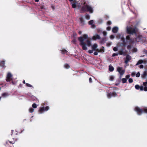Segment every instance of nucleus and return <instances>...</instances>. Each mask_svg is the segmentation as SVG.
I'll list each match as a JSON object with an SVG mask.
<instances>
[{"label": "nucleus", "instance_id": "nucleus-1", "mask_svg": "<svg viewBox=\"0 0 147 147\" xmlns=\"http://www.w3.org/2000/svg\"><path fill=\"white\" fill-rule=\"evenodd\" d=\"M88 38V36L86 34H84L82 37H80L78 38V39L80 42V45L82 47L83 50H86L87 49V48L86 47V45L88 47H90L91 45V43L90 41L89 40H87L86 41V43L84 42V40L85 39Z\"/></svg>", "mask_w": 147, "mask_h": 147}, {"label": "nucleus", "instance_id": "nucleus-2", "mask_svg": "<svg viewBox=\"0 0 147 147\" xmlns=\"http://www.w3.org/2000/svg\"><path fill=\"white\" fill-rule=\"evenodd\" d=\"M85 2H84L83 4L84 5L81 7L80 10V13H83L89 12L90 13H92L93 12V8L89 5L87 4L85 5Z\"/></svg>", "mask_w": 147, "mask_h": 147}, {"label": "nucleus", "instance_id": "nucleus-3", "mask_svg": "<svg viewBox=\"0 0 147 147\" xmlns=\"http://www.w3.org/2000/svg\"><path fill=\"white\" fill-rule=\"evenodd\" d=\"M121 39L123 42V46H125L127 45L134 44V38H130V36L127 35L126 37V40L123 37L121 38Z\"/></svg>", "mask_w": 147, "mask_h": 147}, {"label": "nucleus", "instance_id": "nucleus-4", "mask_svg": "<svg viewBox=\"0 0 147 147\" xmlns=\"http://www.w3.org/2000/svg\"><path fill=\"white\" fill-rule=\"evenodd\" d=\"M138 31V29L136 27H127L126 28V32L128 34H135L136 35Z\"/></svg>", "mask_w": 147, "mask_h": 147}, {"label": "nucleus", "instance_id": "nucleus-5", "mask_svg": "<svg viewBox=\"0 0 147 147\" xmlns=\"http://www.w3.org/2000/svg\"><path fill=\"white\" fill-rule=\"evenodd\" d=\"M49 109V107L48 106H47L45 107H40L38 111L39 113L41 114L43 112L48 111Z\"/></svg>", "mask_w": 147, "mask_h": 147}, {"label": "nucleus", "instance_id": "nucleus-6", "mask_svg": "<svg viewBox=\"0 0 147 147\" xmlns=\"http://www.w3.org/2000/svg\"><path fill=\"white\" fill-rule=\"evenodd\" d=\"M117 70L120 74L121 77L123 76L125 72V70L123 69V67H118L117 68Z\"/></svg>", "mask_w": 147, "mask_h": 147}, {"label": "nucleus", "instance_id": "nucleus-7", "mask_svg": "<svg viewBox=\"0 0 147 147\" xmlns=\"http://www.w3.org/2000/svg\"><path fill=\"white\" fill-rule=\"evenodd\" d=\"M118 53L120 55H123L124 56H125L127 54V51L124 49L122 48L118 51Z\"/></svg>", "mask_w": 147, "mask_h": 147}, {"label": "nucleus", "instance_id": "nucleus-8", "mask_svg": "<svg viewBox=\"0 0 147 147\" xmlns=\"http://www.w3.org/2000/svg\"><path fill=\"white\" fill-rule=\"evenodd\" d=\"M145 40L144 37L142 35H139L136 38V41L138 42H143Z\"/></svg>", "mask_w": 147, "mask_h": 147}, {"label": "nucleus", "instance_id": "nucleus-9", "mask_svg": "<svg viewBox=\"0 0 147 147\" xmlns=\"http://www.w3.org/2000/svg\"><path fill=\"white\" fill-rule=\"evenodd\" d=\"M135 110L137 112L138 114L139 115H141L143 113V109H141L140 108L137 107L135 108Z\"/></svg>", "mask_w": 147, "mask_h": 147}, {"label": "nucleus", "instance_id": "nucleus-10", "mask_svg": "<svg viewBox=\"0 0 147 147\" xmlns=\"http://www.w3.org/2000/svg\"><path fill=\"white\" fill-rule=\"evenodd\" d=\"M12 76L10 73H8L6 79V81L10 82L12 79L11 78L12 77Z\"/></svg>", "mask_w": 147, "mask_h": 147}, {"label": "nucleus", "instance_id": "nucleus-11", "mask_svg": "<svg viewBox=\"0 0 147 147\" xmlns=\"http://www.w3.org/2000/svg\"><path fill=\"white\" fill-rule=\"evenodd\" d=\"M126 55V56L124 62L125 64H127L129 61L131 59V57L129 55Z\"/></svg>", "mask_w": 147, "mask_h": 147}, {"label": "nucleus", "instance_id": "nucleus-12", "mask_svg": "<svg viewBox=\"0 0 147 147\" xmlns=\"http://www.w3.org/2000/svg\"><path fill=\"white\" fill-rule=\"evenodd\" d=\"M92 39L94 40H96L97 39H100V37L99 35L96 34L92 37Z\"/></svg>", "mask_w": 147, "mask_h": 147}, {"label": "nucleus", "instance_id": "nucleus-13", "mask_svg": "<svg viewBox=\"0 0 147 147\" xmlns=\"http://www.w3.org/2000/svg\"><path fill=\"white\" fill-rule=\"evenodd\" d=\"M78 1L76 0L73 1V3H72V7L73 8H76V4L78 3Z\"/></svg>", "mask_w": 147, "mask_h": 147}, {"label": "nucleus", "instance_id": "nucleus-14", "mask_svg": "<svg viewBox=\"0 0 147 147\" xmlns=\"http://www.w3.org/2000/svg\"><path fill=\"white\" fill-rule=\"evenodd\" d=\"M118 30V28L117 27H114L112 29V32L114 33H117Z\"/></svg>", "mask_w": 147, "mask_h": 147}, {"label": "nucleus", "instance_id": "nucleus-15", "mask_svg": "<svg viewBox=\"0 0 147 147\" xmlns=\"http://www.w3.org/2000/svg\"><path fill=\"white\" fill-rule=\"evenodd\" d=\"M5 62L4 61H1L0 62V66L3 67V68H5Z\"/></svg>", "mask_w": 147, "mask_h": 147}, {"label": "nucleus", "instance_id": "nucleus-16", "mask_svg": "<svg viewBox=\"0 0 147 147\" xmlns=\"http://www.w3.org/2000/svg\"><path fill=\"white\" fill-rule=\"evenodd\" d=\"M107 40V38L106 37H104L102 38L100 41V43L101 44H104Z\"/></svg>", "mask_w": 147, "mask_h": 147}, {"label": "nucleus", "instance_id": "nucleus-17", "mask_svg": "<svg viewBox=\"0 0 147 147\" xmlns=\"http://www.w3.org/2000/svg\"><path fill=\"white\" fill-rule=\"evenodd\" d=\"M16 141V139H15L14 138H13L12 140L9 141L8 140L6 142V144H7L8 142L10 144H14L15 143Z\"/></svg>", "mask_w": 147, "mask_h": 147}, {"label": "nucleus", "instance_id": "nucleus-18", "mask_svg": "<svg viewBox=\"0 0 147 147\" xmlns=\"http://www.w3.org/2000/svg\"><path fill=\"white\" fill-rule=\"evenodd\" d=\"M147 76V72L146 71H144L141 76L142 78L145 79Z\"/></svg>", "mask_w": 147, "mask_h": 147}, {"label": "nucleus", "instance_id": "nucleus-19", "mask_svg": "<svg viewBox=\"0 0 147 147\" xmlns=\"http://www.w3.org/2000/svg\"><path fill=\"white\" fill-rule=\"evenodd\" d=\"M80 22L82 24V25H83L84 24V21L82 18H79Z\"/></svg>", "mask_w": 147, "mask_h": 147}, {"label": "nucleus", "instance_id": "nucleus-20", "mask_svg": "<svg viewBox=\"0 0 147 147\" xmlns=\"http://www.w3.org/2000/svg\"><path fill=\"white\" fill-rule=\"evenodd\" d=\"M97 47V45L96 44H94L92 46V49L94 51H95Z\"/></svg>", "mask_w": 147, "mask_h": 147}, {"label": "nucleus", "instance_id": "nucleus-21", "mask_svg": "<svg viewBox=\"0 0 147 147\" xmlns=\"http://www.w3.org/2000/svg\"><path fill=\"white\" fill-rule=\"evenodd\" d=\"M109 70L110 71H113L114 70V68L111 65H110L109 66Z\"/></svg>", "mask_w": 147, "mask_h": 147}, {"label": "nucleus", "instance_id": "nucleus-22", "mask_svg": "<svg viewBox=\"0 0 147 147\" xmlns=\"http://www.w3.org/2000/svg\"><path fill=\"white\" fill-rule=\"evenodd\" d=\"M143 62V61L142 60H140L137 62L136 64V65H138L142 63Z\"/></svg>", "mask_w": 147, "mask_h": 147}, {"label": "nucleus", "instance_id": "nucleus-23", "mask_svg": "<svg viewBox=\"0 0 147 147\" xmlns=\"http://www.w3.org/2000/svg\"><path fill=\"white\" fill-rule=\"evenodd\" d=\"M64 67L65 68L68 69L70 67V66L67 63H65L64 65Z\"/></svg>", "mask_w": 147, "mask_h": 147}, {"label": "nucleus", "instance_id": "nucleus-24", "mask_svg": "<svg viewBox=\"0 0 147 147\" xmlns=\"http://www.w3.org/2000/svg\"><path fill=\"white\" fill-rule=\"evenodd\" d=\"M8 95V93L6 92H4L2 94V96L3 97H6Z\"/></svg>", "mask_w": 147, "mask_h": 147}, {"label": "nucleus", "instance_id": "nucleus-25", "mask_svg": "<svg viewBox=\"0 0 147 147\" xmlns=\"http://www.w3.org/2000/svg\"><path fill=\"white\" fill-rule=\"evenodd\" d=\"M121 81L123 83H125L127 81V79L125 78H123L121 79Z\"/></svg>", "mask_w": 147, "mask_h": 147}, {"label": "nucleus", "instance_id": "nucleus-26", "mask_svg": "<svg viewBox=\"0 0 147 147\" xmlns=\"http://www.w3.org/2000/svg\"><path fill=\"white\" fill-rule=\"evenodd\" d=\"M114 79V77L113 76H111L109 77V80L110 81H113Z\"/></svg>", "mask_w": 147, "mask_h": 147}, {"label": "nucleus", "instance_id": "nucleus-27", "mask_svg": "<svg viewBox=\"0 0 147 147\" xmlns=\"http://www.w3.org/2000/svg\"><path fill=\"white\" fill-rule=\"evenodd\" d=\"M111 96H114L115 97V96H117V94L116 92H113L111 93Z\"/></svg>", "mask_w": 147, "mask_h": 147}, {"label": "nucleus", "instance_id": "nucleus-28", "mask_svg": "<svg viewBox=\"0 0 147 147\" xmlns=\"http://www.w3.org/2000/svg\"><path fill=\"white\" fill-rule=\"evenodd\" d=\"M143 113H147V108H143Z\"/></svg>", "mask_w": 147, "mask_h": 147}, {"label": "nucleus", "instance_id": "nucleus-29", "mask_svg": "<svg viewBox=\"0 0 147 147\" xmlns=\"http://www.w3.org/2000/svg\"><path fill=\"white\" fill-rule=\"evenodd\" d=\"M85 18L86 19L89 20L90 19V16L88 14H86L85 15Z\"/></svg>", "mask_w": 147, "mask_h": 147}, {"label": "nucleus", "instance_id": "nucleus-30", "mask_svg": "<svg viewBox=\"0 0 147 147\" xmlns=\"http://www.w3.org/2000/svg\"><path fill=\"white\" fill-rule=\"evenodd\" d=\"M107 96L109 98H110L112 96L111 92L108 93L107 94Z\"/></svg>", "mask_w": 147, "mask_h": 147}, {"label": "nucleus", "instance_id": "nucleus-31", "mask_svg": "<svg viewBox=\"0 0 147 147\" xmlns=\"http://www.w3.org/2000/svg\"><path fill=\"white\" fill-rule=\"evenodd\" d=\"M127 47L128 49L130 50L131 48V44H129V45L127 46Z\"/></svg>", "mask_w": 147, "mask_h": 147}, {"label": "nucleus", "instance_id": "nucleus-32", "mask_svg": "<svg viewBox=\"0 0 147 147\" xmlns=\"http://www.w3.org/2000/svg\"><path fill=\"white\" fill-rule=\"evenodd\" d=\"M32 107L34 108H36L37 107V105L36 103H33L32 105Z\"/></svg>", "mask_w": 147, "mask_h": 147}, {"label": "nucleus", "instance_id": "nucleus-33", "mask_svg": "<svg viewBox=\"0 0 147 147\" xmlns=\"http://www.w3.org/2000/svg\"><path fill=\"white\" fill-rule=\"evenodd\" d=\"M135 88L137 90H139L140 88V86L138 85H136L135 86Z\"/></svg>", "mask_w": 147, "mask_h": 147}, {"label": "nucleus", "instance_id": "nucleus-34", "mask_svg": "<svg viewBox=\"0 0 147 147\" xmlns=\"http://www.w3.org/2000/svg\"><path fill=\"white\" fill-rule=\"evenodd\" d=\"M34 111V109L32 108H30L29 109V111L30 113H32Z\"/></svg>", "mask_w": 147, "mask_h": 147}, {"label": "nucleus", "instance_id": "nucleus-35", "mask_svg": "<svg viewBox=\"0 0 147 147\" xmlns=\"http://www.w3.org/2000/svg\"><path fill=\"white\" fill-rule=\"evenodd\" d=\"M93 22H94L93 20H90L88 22V24L90 25H92V24H93Z\"/></svg>", "mask_w": 147, "mask_h": 147}, {"label": "nucleus", "instance_id": "nucleus-36", "mask_svg": "<svg viewBox=\"0 0 147 147\" xmlns=\"http://www.w3.org/2000/svg\"><path fill=\"white\" fill-rule=\"evenodd\" d=\"M62 53L65 54V53H67V51L65 50V49L63 50L62 51Z\"/></svg>", "mask_w": 147, "mask_h": 147}, {"label": "nucleus", "instance_id": "nucleus-37", "mask_svg": "<svg viewBox=\"0 0 147 147\" xmlns=\"http://www.w3.org/2000/svg\"><path fill=\"white\" fill-rule=\"evenodd\" d=\"M26 86L30 87H32V86L30 85V84H28V83H26Z\"/></svg>", "mask_w": 147, "mask_h": 147}, {"label": "nucleus", "instance_id": "nucleus-38", "mask_svg": "<svg viewBox=\"0 0 147 147\" xmlns=\"http://www.w3.org/2000/svg\"><path fill=\"white\" fill-rule=\"evenodd\" d=\"M129 83H132L133 82V80L132 78H130L129 79Z\"/></svg>", "mask_w": 147, "mask_h": 147}, {"label": "nucleus", "instance_id": "nucleus-39", "mask_svg": "<svg viewBox=\"0 0 147 147\" xmlns=\"http://www.w3.org/2000/svg\"><path fill=\"white\" fill-rule=\"evenodd\" d=\"M140 73L139 72H138L136 74V76L137 77H139L140 76Z\"/></svg>", "mask_w": 147, "mask_h": 147}, {"label": "nucleus", "instance_id": "nucleus-40", "mask_svg": "<svg viewBox=\"0 0 147 147\" xmlns=\"http://www.w3.org/2000/svg\"><path fill=\"white\" fill-rule=\"evenodd\" d=\"M119 53H114L112 55L113 57H115L116 56H117L118 55Z\"/></svg>", "mask_w": 147, "mask_h": 147}, {"label": "nucleus", "instance_id": "nucleus-41", "mask_svg": "<svg viewBox=\"0 0 147 147\" xmlns=\"http://www.w3.org/2000/svg\"><path fill=\"white\" fill-rule=\"evenodd\" d=\"M103 33V35L104 36H106L107 34V32L106 31H103L102 32Z\"/></svg>", "mask_w": 147, "mask_h": 147}, {"label": "nucleus", "instance_id": "nucleus-42", "mask_svg": "<svg viewBox=\"0 0 147 147\" xmlns=\"http://www.w3.org/2000/svg\"><path fill=\"white\" fill-rule=\"evenodd\" d=\"M93 50H94L92 49L91 50H89L88 51V52L89 53H92L93 52Z\"/></svg>", "mask_w": 147, "mask_h": 147}, {"label": "nucleus", "instance_id": "nucleus-43", "mask_svg": "<svg viewBox=\"0 0 147 147\" xmlns=\"http://www.w3.org/2000/svg\"><path fill=\"white\" fill-rule=\"evenodd\" d=\"M143 85L145 86H147V82H144L143 84Z\"/></svg>", "mask_w": 147, "mask_h": 147}, {"label": "nucleus", "instance_id": "nucleus-44", "mask_svg": "<svg viewBox=\"0 0 147 147\" xmlns=\"http://www.w3.org/2000/svg\"><path fill=\"white\" fill-rule=\"evenodd\" d=\"M107 24L108 25H110L111 24V22L110 21H108L107 22Z\"/></svg>", "mask_w": 147, "mask_h": 147}, {"label": "nucleus", "instance_id": "nucleus-45", "mask_svg": "<svg viewBox=\"0 0 147 147\" xmlns=\"http://www.w3.org/2000/svg\"><path fill=\"white\" fill-rule=\"evenodd\" d=\"M113 50L114 51H117L118 50V49H117V48L116 47H114L113 48Z\"/></svg>", "mask_w": 147, "mask_h": 147}, {"label": "nucleus", "instance_id": "nucleus-46", "mask_svg": "<svg viewBox=\"0 0 147 147\" xmlns=\"http://www.w3.org/2000/svg\"><path fill=\"white\" fill-rule=\"evenodd\" d=\"M111 27H110V26H108V27H107V30H108V31H109L111 30Z\"/></svg>", "mask_w": 147, "mask_h": 147}, {"label": "nucleus", "instance_id": "nucleus-47", "mask_svg": "<svg viewBox=\"0 0 147 147\" xmlns=\"http://www.w3.org/2000/svg\"><path fill=\"white\" fill-rule=\"evenodd\" d=\"M144 88L143 86H140V89L141 91H142L143 90Z\"/></svg>", "mask_w": 147, "mask_h": 147}, {"label": "nucleus", "instance_id": "nucleus-48", "mask_svg": "<svg viewBox=\"0 0 147 147\" xmlns=\"http://www.w3.org/2000/svg\"><path fill=\"white\" fill-rule=\"evenodd\" d=\"M143 90H144L145 91H147V86H145V87H144V88L143 89Z\"/></svg>", "mask_w": 147, "mask_h": 147}, {"label": "nucleus", "instance_id": "nucleus-49", "mask_svg": "<svg viewBox=\"0 0 147 147\" xmlns=\"http://www.w3.org/2000/svg\"><path fill=\"white\" fill-rule=\"evenodd\" d=\"M135 73L134 72H132L131 74V76L132 77L134 76L135 75Z\"/></svg>", "mask_w": 147, "mask_h": 147}, {"label": "nucleus", "instance_id": "nucleus-50", "mask_svg": "<svg viewBox=\"0 0 147 147\" xmlns=\"http://www.w3.org/2000/svg\"><path fill=\"white\" fill-rule=\"evenodd\" d=\"M139 67L140 69H142L144 67V66L142 65H140L139 66Z\"/></svg>", "mask_w": 147, "mask_h": 147}, {"label": "nucleus", "instance_id": "nucleus-51", "mask_svg": "<svg viewBox=\"0 0 147 147\" xmlns=\"http://www.w3.org/2000/svg\"><path fill=\"white\" fill-rule=\"evenodd\" d=\"M130 76V75L129 74V75H127L125 77H126V78L128 79L129 78Z\"/></svg>", "mask_w": 147, "mask_h": 147}, {"label": "nucleus", "instance_id": "nucleus-52", "mask_svg": "<svg viewBox=\"0 0 147 147\" xmlns=\"http://www.w3.org/2000/svg\"><path fill=\"white\" fill-rule=\"evenodd\" d=\"M97 52H101V50H100V49H96V50Z\"/></svg>", "mask_w": 147, "mask_h": 147}, {"label": "nucleus", "instance_id": "nucleus-53", "mask_svg": "<svg viewBox=\"0 0 147 147\" xmlns=\"http://www.w3.org/2000/svg\"><path fill=\"white\" fill-rule=\"evenodd\" d=\"M89 82L90 83H92V79L91 78H90L89 79Z\"/></svg>", "mask_w": 147, "mask_h": 147}, {"label": "nucleus", "instance_id": "nucleus-54", "mask_svg": "<svg viewBox=\"0 0 147 147\" xmlns=\"http://www.w3.org/2000/svg\"><path fill=\"white\" fill-rule=\"evenodd\" d=\"M94 54L95 55H97L98 54V52L97 51H95L94 52Z\"/></svg>", "mask_w": 147, "mask_h": 147}, {"label": "nucleus", "instance_id": "nucleus-55", "mask_svg": "<svg viewBox=\"0 0 147 147\" xmlns=\"http://www.w3.org/2000/svg\"><path fill=\"white\" fill-rule=\"evenodd\" d=\"M114 36L113 35H111L110 36V38L111 39H113V38H114Z\"/></svg>", "mask_w": 147, "mask_h": 147}, {"label": "nucleus", "instance_id": "nucleus-56", "mask_svg": "<svg viewBox=\"0 0 147 147\" xmlns=\"http://www.w3.org/2000/svg\"><path fill=\"white\" fill-rule=\"evenodd\" d=\"M51 7L52 9L53 10H54L55 9V6L53 5H52L51 6Z\"/></svg>", "mask_w": 147, "mask_h": 147}, {"label": "nucleus", "instance_id": "nucleus-57", "mask_svg": "<svg viewBox=\"0 0 147 147\" xmlns=\"http://www.w3.org/2000/svg\"><path fill=\"white\" fill-rule=\"evenodd\" d=\"M137 51V49L136 48H134V51L136 52Z\"/></svg>", "mask_w": 147, "mask_h": 147}, {"label": "nucleus", "instance_id": "nucleus-58", "mask_svg": "<svg viewBox=\"0 0 147 147\" xmlns=\"http://www.w3.org/2000/svg\"><path fill=\"white\" fill-rule=\"evenodd\" d=\"M72 42H73V43L74 44H75V43H76V40H72Z\"/></svg>", "mask_w": 147, "mask_h": 147}, {"label": "nucleus", "instance_id": "nucleus-59", "mask_svg": "<svg viewBox=\"0 0 147 147\" xmlns=\"http://www.w3.org/2000/svg\"><path fill=\"white\" fill-rule=\"evenodd\" d=\"M81 4H82L84 2V0H81Z\"/></svg>", "mask_w": 147, "mask_h": 147}, {"label": "nucleus", "instance_id": "nucleus-60", "mask_svg": "<svg viewBox=\"0 0 147 147\" xmlns=\"http://www.w3.org/2000/svg\"><path fill=\"white\" fill-rule=\"evenodd\" d=\"M14 131L13 130H11V135L12 136L13 135V131Z\"/></svg>", "mask_w": 147, "mask_h": 147}, {"label": "nucleus", "instance_id": "nucleus-61", "mask_svg": "<svg viewBox=\"0 0 147 147\" xmlns=\"http://www.w3.org/2000/svg\"><path fill=\"white\" fill-rule=\"evenodd\" d=\"M78 33L80 34H81L82 33V32L81 31H80Z\"/></svg>", "mask_w": 147, "mask_h": 147}, {"label": "nucleus", "instance_id": "nucleus-62", "mask_svg": "<svg viewBox=\"0 0 147 147\" xmlns=\"http://www.w3.org/2000/svg\"><path fill=\"white\" fill-rule=\"evenodd\" d=\"M23 83H24V84H26V83H25V81L24 80H23Z\"/></svg>", "mask_w": 147, "mask_h": 147}, {"label": "nucleus", "instance_id": "nucleus-63", "mask_svg": "<svg viewBox=\"0 0 147 147\" xmlns=\"http://www.w3.org/2000/svg\"><path fill=\"white\" fill-rule=\"evenodd\" d=\"M35 0V1L36 2H38L39 1V0Z\"/></svg>", "mask_w": 147, "mask_h": 147}, {"label": "nucleus", "instance_id": "nucleus-64", "mask_svg": "<svg viewBox=\"0 0 147 147\" xmlns=\"http://www.w3.org/2000/svg\"><path fill=\"white\" fill-rule=\"evenodd\" d=\"M92 27H95V26H95V25H92Z\"/></svg>", "mask_w": 147, "mask_h": 147}]
</instances>
